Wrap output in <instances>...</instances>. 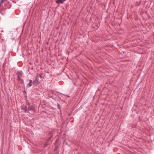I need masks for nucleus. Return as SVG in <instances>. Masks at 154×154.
<instances>
[{
	"instance_id": "obj_2",
	"label": "nucleus",
	"mask_w": 154,
	"mask_h": 154,
	"mask_svg": "<svg viewBox=\"0 0 154 154\" xmlns=\"http://www.w3.org/2000/svg\"><path fill=\"white\" fill-rule=\"evenodd\" d=\"M33 83L36 84H38L39 83V79L38 77H36L35 80L33 82Z\"/></svg>"
},
{
	"instance_id": "obj_7",
	"label": "nucleus",
	"mask_w": 154,
	"mask_h": 154,
	"mask_svg": "<svg viewBox=\"0 0 154 154\" xmlns=\"http://www.w3.org/2000/svg\"><path fill=\"white\" fill-rule=\"evenodd\" d=\"M7 0H1L0 2V4H2L3 2L6 1Z\"/></svg>"
},
{
	"instance_id": "obj_6",
	"label": "nucleus",
	"mask_w": 154,
	"mask_h": 154,
	"mask_svg": "<svg viewBox=\"0 0 154 154\" xmlns=\"http://www.w3.org/2000/svg\"><path fill=\"white\" fill-rule=\"evenodd\" d=\"M32 81L31 80H30L29 81V84H28V86L29 87H31L32 86Z\"/></svg>"
},
{
	"instance_id": "obj_4",
	"label": "nucleus",
	"mask_w": 154,
	"mask_h": 154,
	"mask_svg": "<svg viewBox=\"0 0 154 154\" xmlns=\"http://www.w3.org/2000/svg\"><path fill=\"white\" fill-rule=\"evenodd\" d=\"M66 0H56V2L58 4H62Z\"/></svg>"
},
{
	"instance_id": "obj_1",
	"label": "nucleus",
	"mask_w": 154,
	"mask_h": 154,
	"mask_svg": "<svg viewBox=\"0 0 154 154\" xmlns=\"http://www.w3.org/2000/svg\"><path fill=\"white\" fill-rule=\"evenodd\" d=\"M17 75V80L19 83L23 84V80L22 78L23 73L22 72H17L16 73Z\"/></svg>"
},
{
	"instance_id": "obj_3",
	"label": "nucleus",
	"mask_w": 154,
	"mask_h": 154,
	"mask_svg": "<svg viewBox=\"0 0 154 154\" xmlns=\"http://www.w3.org/2000/svg\"><path fill=\"white\" fill-rule=\"evenodd\" d=\"M22 109L24 110L25 112H28L29 110L28 108L25 106L23 105L22 106Z\"/></svg>"
},
{
	"instance_id": "obj_5",
	"label": "nucleus",
	"mask_w": 154,
	"mask_h": 154,
	"mask_svg": "<svg viewBox=\"0 0 154 154\" xmlns=\"http://www.w3.org/2000/svg\"><path fill=\"white\" fill-rule=\"evenodd\" d=\"M28 109L29 110H34L35 109V108L32 106H30L29 107Z\"/></svg>"
},
{
	"instance_id": "obj_8",
	"label": "nucleus",
	"mask_w": 154,
	"mask_h": 154,
	"mask_svg": "<svg viewBox=\"0 0 154 154\" xmlns=\"http://www.w3.org/2000/svg\"><path fill=\"white\" fill-rule=\"evenodd\" d=\"M28 105H29V103H28Z\"/></svg>"
}]
</instances>
